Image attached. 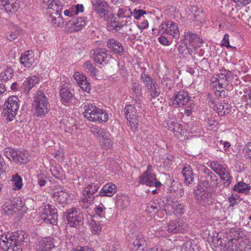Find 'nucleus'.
Returning a JSON list of instances; mask_svg holds the SVG:
<instances>
[{
	"label": "nucleus",
	"instance_id": "f257e3e1",
	"mask_svg": "<svg viewBox=\"0 0 251 251\" xmlns=\"http://www.w3.org/2000/svg\"><path fill=\"white\" fill-rule=\"evenodd\" d=\"M240 228L238 230L234 229H229L225 233L223 232L216 233L212 237V243L217 251H226L227 249L233 250V245L237 241V238L241 236Z\"/></svg>",
	"mask_w": 251,
	"mask_h": 251
},
{
	"label": "nucleus",
	"instance_id": "f03ea898",
	"mask_svg": "<svg viewBox=\"0 0 251 251\" xmlns=\"http://www.w3.org/2000/svg\"><path fill=\"white\" fill-rule=\"evenodd\" d=\"M27 239V234L22 230L0 235V249L3 251H22L21 245Z\"/></svg>",
	"mask_w": 251,
	"mask_h": 251
},
{
	"label": "nucleus",
	"instance_id": "7ed1b4c3",
	"mask_svg": "<svg viewBox=\"0 0 251 251\" xmlns=\"http://www.w3.org/2000/svg\"><path fill=\"white\" fill-rule=\"evenodd\" d=\"M43 3L49 10L50 21L54 26H59L63 23L61 12L64 6V0H43Z\"/></svg>",
	"mask_w": 251,
	"mask_h": 251
},
{
	"label": "nucleus",
	"instance_id": "20e7f679",
	"mask_svg": "<svg viewBox=\"0 0 251 251\" xmlns=\"http://www.w3.org/2000/svg\"><path fill=\"white\" fill-rule=\"evenodd\" d=\"M83 108V116L88 121L94 122L105 123L108 118V115L104 110L97 107L94 104L85 103Z\"/></svg>",
	"mask_w": 251,
	"mask_h": 251
},
{
	"label": "nucleus",
	"instance_id": "39448f33",
	"mask_svg": "<svg viewBox=\"0 0 251 251\" xmlns=\"http://www.w3.org/2000/svg\"><path fill=\"white\" fill-rule=\"evenodd\" d=\"M32 105L34 108L35 115L37 117H44L50 111L49 99L42 91L39 90L37 92Z\"/></svg>",
	"mask_w": 251,
	"mask_h": 251
},
{
	"label": "nucleus",
	"instance_id": "423d86ee",
	"mask_svg": "<svg viewBox=\"0 0 251 251\" xmlns=\"http://www.w3.org/2000/svg\"><path fill=\"white\" fill-rule=\"evenodd\" d=\"M21 101L17 96H12L4 102L2 112L3 116L9 121H12L16 117L19 109Z\"/></svg>",
	"mask_w": 251,
	"mask_h": 251
},
{
	"label": "nucleus",
	"instance_id": "0eeeda50",
	"mask_svg": "<svg viewBox=\"0 0 251 251\" xmlns=\"http://www.w3.org/2000/svg\"><path fill=\"white\" fill-rule=\"evenodd\" d=\"M218 185V178L216 175L211 170L205 168L202 172L198 187L201 189L214 188Z\"/></svg>",
	"mask_w": 251,
	"mask_h": 251
},
{
	"label": "nucleus",
	"instance_id": "6e6552de",
	"mask_svg": "<svg viewBox=\"0 0 251 251\" xmlns=\"http://www.w3.org/2000/svg\"><path fill=\"white\" fill-rule=\"evenodd\" d=\"M68 225L71 227L78 228L83 224V214L78 209L73 207L64 213Z\"/></svg>",
	"mask_w": 251,
	"mask_h": 251
},
{
	"label": "nucleus",
	"instance_id": "1a4fd4ad",
	"mask_svg": "<svg viewBox=\"0 0 251 251\" xmlns=\"http://www.w3.org/2000/svg\"><path fill=\"white\" fill-rule=\"evenodd\" d=\"M40 217L47 224L56 225L58 221L57 210L54 206L50 204H46L42 207Z\"/></svg>",
	"mask_w": 251,
	"mask_h": 251
},
{
	"label": "nucleus",
	"instance_id": "9d476101",
	"mask_svg": "<svg viewBox=\"0 0 251 251\" xmlns=\"http://www.w3.org/2000/svg\"><path fill=\"white\" fill-rule=\"evenodd\" d=\"M139 183L156 188L160 187L162 185L160 181L157 180L155 174L152 173V166L151 165H148L147 170L139 176Z\"/></svg>",
	"mask_w": 251,
	"mask_h": 251
},
{
	"label": "nucleus",
	"instance_id": "9b49d317",
	"mask_svg": "<svg viewBox=\"0 0 251 251\" xmlns=\"http://www.w3.org/2000/svg\"><path fill=\"white\" fill-rule=\"evenodd\" d=\"M188 224L182 219L177 218L170 220L165 229L169 233L176 234L184 232L187 229Z\"/></svg>",
	"mask_w": 251,
	"mask_h": 251
},
{
	"label": "nucleus",
	"instance_id": "f8f14e48",
	"mask_svg": "<svg viewBox=\"0 0 251 251\" xmlns=\"http://www.w3.org/2000/svg\"><path fill=\"white\" fill-rule=\"evenodd\" d=\"M130 249L132 251H144L147 247V238L140 232L132 234Z\"/></svg>",
	"mask_w": 251,
	"mask_h": 251
},
{
	"label": "nucleus",
	"instance_id": "ddd939ff",
	"mask_svg": "<svg viewBox=\"0 0 251 251\" xmlns=\"http://www.w3.org/2000/svg\"><path fill=\"white\" fill-rule=\"evenodd\" d=\"M170 100V105L177 107L186 104L190 100V98L187 92L181 90L175 93Z\"/></svg>",
	"mask_w": 251,
	"mask_h": 251
},
{
	"label": "nucleus",
	"instance_id": "4468645a",
	"mask_svg": "<svg viewBox=\"0 0 251 251\" xmlns=\"http://www.w3.org/2000/svg\"><path fill=\"white\" fill-rule=\"evenodd\" d=\"M93 5L94 10L99 14L100 18L106 21L112 18V14L108 10L109 5L106 2L97 0Z\"/></svg>",
	"mask_w": 251,
	"mask_h": 251
},
{
	"label": "nucleus",
	"instance_id": "2eb2a0df",
	"mask_svg": "<svg viewBox=\"0 0 251 251\" xmlns=\"http://www.w3.org/2000/svg\"><path fill=\"white\" fill-rule=\"evenodd\" d=\"M73 90L70 89L69 84H63L60 89L59 93L62 103L66 106L73 103L74 94Z\"/></svg>",
	"mask_w": 251,
	"mask_h": 251
},
{
	"label": "nucleus",
	"instance_id": "dca6fc26",
	"mask_svg": "<svg viewBox=\"0 0 251 251\" xmlns=\"http://www.w3.org/2000/svg\"><path fill=\"white\" fill-rule=\"evenodd\" d=\"M164 30L163 33L171 35L176 39L179 37V31L177 25L172 21H167L162 24V30Z\"/></svg>",
	"mask_w": 251,
	"mask_h": 251
},
{
	"label": "nucleus",
	"instance_id": "f3484780",
	"mask_svg": "<svg viewBox=\"0 0 251 251\" xmlns=\"http://www.w3.org/2000/svg\"><path fill=\"white\" fill-rule=\"evenodd\" d=\"M183 41L187 42V44L189 46H200V45L203 43V40L201 38V36L197 33H194L192 31H188L184 32L183 35Z\"/></svg>",
	"mask_w": 251,
	"mask_h": 251
},
{
	"label": "nucleus",
	"instance_id": "a211bd4d",
	"mask_svg": "<svg viewBox=\"0 0 251 251\" xmlns=\"http://www.w3.org/2000/svg\"><path fill=\"white\" fill-rule=\"evenodd\" d=\"M200 189L201 188L199 187L195 192L196 202L202 206H204L206 204L211 202V194L205 191V189H201V190Z\"/></svg>",
	"mask_w": 251,
	"mask_h": 251
},
{
	"label": "nucleus",
	"instance_id": "6ab92c4d",
	"mask_svg": "<svg viewBox=\"0 0 251 251\" xmlns=\"http://www.w3.org/2000/svg\"><path fill=\"white\" fill-rule=\"evenodd\" d=\"M86 25V18L84 17L75 18L73 21L67 23V27L69 32H74L80 30Z\"/></svg>",
	"mask_w": 251,
	"mask_h": 251
},
{
	"label": "nucleus",
	"instance_id": "aec40b11",
	"mask_svg": "<svg viewBox=\"0 0 251 251\" xmlns=\"http://www.w3.org/2000/svg\"><path fill=\"white\" fill-rule=\"evenodd\" d=\"M161 199L150 201L147 204L146 211L152 216L155 215L157 212H161L162 210L166 211L165 205L161 203Z\"/></svg>",
	"mask_w": 251,
	"mask_h": 251
},
{
	"label": "nucleus",
	"instance_id": "412c9836",
	"mask_svg": "<svg viewBox=\"0 0 251 251\" xmlns=\"http://www.w3.org/2000/svg\"><path fill=\"white\" fill-rule=\"evenodd\" d=\"M53 195L54 200L59 204H66L67 203L69 193L62 186H57Z\"/></svg>",
	"mask_w": 251,
	"mask_h": 251
},
{
	"label": "nucleus",
	"instance_id": "4be33fe9",
	"mask_svg": "<svg viewBox=\"0 0 251 251\" xmlns=\"http://www.w3.org/2000/svg\"><path fill=\"white\" fill-rule=\"evenodd\" d=\"M107 50L105 48H96L93 50L92 58L97 64L106 63Z\"/></svg>",
	"mask_w": 251,
	"mask_h": 251
},
{
	"label": "nucleus",
	"instance_id": "5701e85b",
	"mask_svg": "<svg viewBox=\"0 0 251 251\" xmlns=\"http://www.w3.org/2000/svg\"><path fill=\"white\" fill-rule=\"evenodd\" d=\"M106 47L113 52L119 55L124 54V49L122 44L118 40L111 38L107 40Z\"/></svg>",
	"mask_w": 251,
	"mask_h": 251
},
{
	"label": "nucleus",
	"instance_id": "b1692460",
	"mask_svg": "<svg viewBox=\"0 0 251 251\" xmlns=\"http://www.w3.org/2000/svg\"><path fill=\"white\" fill-rule=\"evenodd\" d=\"M17 0H0V9H4L7 13H15L19 8Z\"/></svg>",
	"mask_w": 251,
	"mask_h": 251
},
{
	"label": "nucleus",
	"instance_id": "393cba45",
	"mask_svg": "<svg viewBox=\"0 0 251 251\" xmlns=\"http://www.w3.org/2000/svg\"><path fill=\"white\" fill-rule=\"evenodd\" d=\"M74 78L77 84L80 86L81 89L89 93L91 90V85L90 83L87 81L85 76L77 72L75 74Z\"/></svg>",
	"mask_w": 251,
	"mask_h": 251
},
{
	"label": "nucleus",
	"instance_id": "a878e982",
	"mask_svg": "<svg viewBox=\"0 0 251 251\" xmlns=\"http://www.w3.org/2000/svg\"><path fill=\"white\" fill-rule=\"evenodd\" d=\"M39 81V78L35 75L26 78L23 82L22 86L23 92L26 95H28L30 91L38 83Z\"/></svg>",
	"mask_w": 251,
	"mask_h": 251
},
{
	"label": "nucleus",
	"instance_id": "bb28decb",
	"mask_svg": "<svg viewBox=\"0 0 251 251\" xmlns=\"http://www.w3.org/2000/svg\"><path fill=\"white\" fill-rule=\"evenodd\" d=\"M116 186L112 183H108L103 186L102 189L96 196L112 197L116 192Z\"/></svg>",
	"mask_w": 251,
	"mask_h": 251
},
{
	"label": "nucleus",
	"instance_id": "cd10ccee",
	"mask_svg": "<svg viewBox=\"0 0 251 251\" xmlns=\"http://www.w3.org/2000/svg\"><path fill=\"white\" fill-rule=\"evenodd\" d=\"M14 160L16 163L20 164H25L30 160V156L28 152L25 150H20L17 149L15 153Z\"/></svg>",
	"mask_w": 251,
	"mask_h": 251
},
{
	"label": "nucleus",
	"instance_id": "c85d7f7f",
	"mask_svg": "<svg viewBox=\"0 0 251 251\" xmlns=\"http://www.w3.org/2000/svg\"><path fill=\"white\" fill-rule=\"evenodd\" d=\"M26 208V207L23 203L21 199L20 198H17L12 201L11 205L7 207L5 212L7 214H9V212L11 211H12L14 213H16L18 210L25 211Z\"/></svg>",
	"mask_w": 251,
	"mask_h": 251
},
{
	"label": "nucleus",
	"instance_id": "c756f323",
	"mask_svg": "<svg viewBox=\"0 0 251 251\" xmlns=\"http://www.w3.org/2000/svg\"><path fill=\"white\" fill-rule=\"evenodd\" d=\"M20 61L25 67L29 68L34 61L33 53L31 51H25L21 55Z\"/></svg>",
	"mask_w": 251,
	"mask_h": 251
},
{
	"label": "nucleus",
	"instance_id": "7c9ffc66",
	"mask_svg": "<svg viewBox=\"0 0 251 251\" xmlns=\"http://www.w3.org/2000/svg\"><path fill=\"white\" fill-rule=\"evenodd\" d=\"M178 52L183 57H187L189 55H191L192 52L194 50L195 47L188 46L187 42L181 40L177 47Z\"/></svg>",
	"mask_w": 251,
	"mask_h": 251
},
{
	"label": "nucleus",
	"instance_id": "2f4dec72",
	"mask_svg": "<svg viewBox=\"0 0 251 251\" xmlns=\"http://www.w3.org/2000/svg\"><path fill=\"white\" fill-rule=\"evenodd\" d=\"M182 173L184 177V183L186 185H189L192 184L194 180V174L190 166L185 164L182 169Z\"/></svg>",
	"mask_w": 251,
	"mask_h": 251
},
{
	"label": "nucleus",
	"instance_id": "473e14b6",
	"mask_svg": "<svg viewBox=\"0 0 251 251\" xmlns=\"http://www.w3.org/2000/svg\"><path fill=\"white\" fill-rule=\"evenodd\" d=\"M140 80L144 84L147 90L152 89V87L157 86V83L154 81L153 79L149 75L144 73L141 74Z\"/></svg>",
	"mask_w": 251,
	"mask_h": 251
},
{
	"label": "nucleus",
	"instance_id": "72a5a7b5",
	"mask_svg": "<svg viewBox=\"0 0 251 251\" xmlns=\"http://www.w3.org/2000/svg\"><path fill=\"white\" fill-rule=\"evenodd\" d=\"M233 190L239 193L248 194L251 190V186L249 184H247L244 182L241 181L238 182L234 186Z\"/></svg>",
	"mask_w": 251,
	"mask_h": 251
},
{
	"label": "nucleus",
	"instance_id": "f704fd0d",
	"mask_svg": "<svg viewBox=\"0 0 251 251\" xmlns=\"http://www.w3.org/2000/svg\"><path fill=\"white\" fill-rule=\"evenodd\" d=\"M54 247L52 241L48 239L42 240L37 246V251H50Z\"/></svg>",
	"mask_w": 251,
	"mask_h": 251
},
{
	"label": "nucleus",
	"instance_id": "c9c22d12",
	"mask_svg": "<svg viewBox=\"0 0 251 251\" xmlns=\"http://www.w3.org/2000/svg\"><path fill=\"white\" fill-rule=\"evenodd\" d=\"M227 81L226 75L223 73L215 74L212 77V83L217 82L220 89L224 88L226 86Z\"/></svg>",
	"mask_w": 251,
	"mask_h": 251
},
{
	"label": "nucleus",
	"instance_id": "e433bc0d",
	"mask_svg": "<svg viewBox=\"0 0 251 251\" xmlns=\"http://www.w3.org/2000/svg\"><path fill=\"white\" fill-rule=\"evenodd\" d=\"M103 225V221L101 220H94L92 219L89 226L91 231L95 234H99L101 230V226Z\"/></svg>",
	"mask_w": 251,
	"mask_h": 251
},
{
	"label": "nucleus",
	"instance_id": "4c0bfd02",
	"mask_svg": "<svg viewBox=\"0 0 251 251\" xmlns=\"http://www.w3.org/2000/svg\"><path fill=\"white\" fill-rule=\"evenodd\" d=\"M14 75V71L11 67L7 68L0 74V81L1 82L7 83L11 80Z\"/></svg>",
	"mask_w": 251,
	"mask_h": 251
},
{
	"label": "nucleus",
	"instance_id": "58836bf2",
	"mask_svg": "<svg viewBox=\"0 0 251 251\" xmlns=\"http://www.w3.org/2000/svg\"><path fill=\"white\" fill-rule=\"evenodd\" d=\"M131 89L136 97V103L137 106L140 107V102L139 98L142 95L141 85L138 82H134L132 83Z\"/></svg>",
	"mask_w": 251,
	"mask_h": 251
},
{
	"label": "nucleus",
	"instance_id": "ea45409f",
	"mask_svg": "<svg viewBox=\"0 0 251 251\" xmlns=\"http://www.w3.org/2000/svg\"><path fill=\"white\" fill-rule=\"evenodd\" d=\"M125 117L127 120H134L136 117V110L131 104L126 105L124 108Z\"/></svg>",
	"mask_w": 251,
	"mask_h": 251
},
{
	"label": "nucleus",
	"instance_id": "a19ab883",
	"mask_svg": "<svg viewBox=\"0 0 251 251\" xmlns=\"http://www.w3.org/2000/svg\"><path fill=\"white\" fill-rule=\"evenodd\" d=\"M181 251H199V247L194 240H189L183 244Z\"/></svg>",
	"mask_w": 251,
	"mask_h": 251
},
{
	"label": "nucleus",
	"instance_id": "79ce46f5",
	"mask_svg": "<svg viewBox=\"0 0 251 251\" xmlns=\"http://www.w3.org/2000/svg\"><path fill=\"white\" fill-rule=\"evenodd\" d=\"M99 187L97 183H90L85 187L84 190V194L88 195L89 196H94L98 191Z\"/></svg>",
	"mask_w": 251,
	"mask_h": 251
},
{
	"label": "nucleus",
	"instance_id": "37998d69",
	"mask_svg": "<svg viewBox=\"0 0 251 251\" xmlns=\"http://www.w3.org/2000/svg\"><path fill=\"white\" fill-rule=\"evenodd\" d=\"M83 68L85 71L89 74L92 76H96L98 70L95 66H93L92 64L89 61H86L83 65Z\"/></svg>",
	"mask_w": 251,
	"mask_h": 251
},
{
	"label": "nucleus",
	"instance_id": "c03bdc74",
	"mask_svg": "<svg viewBox=\"0 0 251 251\" xmlns=\"http://www.w3.org/2000/svg\"><path fill=\"white\" fill-rule=\"evenodd\" d=\"M105 208L102 206H97L94 209L95 214L92 217V219H102L105 220Z\"/></svg>",
	"mask_w": 251,
	"mask_h": 251
},
{
	"label": "nucleus",
	"instance_id": "a18cd8bd",
	"mask_svg": "<svg viewBox=\"0 0 251 251\" xmlns=\"http://www.w3.org/2000/svg\"><path fill=\"white\" fill-rule=\"evenodd\" d=\"M119 18H130L132 16L131 9L126 7L120 8L117 13Z\"/></svg>",
	"mask_w": 251,
	"mask_h": 251
},
{
	"label": "nucleus",
	"instance_id": "49530a36",
	"mask_svg": "<svg viewBox=\"0 0 251 251\" xmlns=\"http://www.w3.org/2000/svg\"><path fill=\"white\" fill-rule=\"evenodd\" d=\"M174 210L173 212L175 215H182L185 211V205L179 203L178 202H174L172 205Z\"/></svg>",
	"mask_w": 251,
	"mask_h": 251
},
{
	"label": "nucleus",
	"instance_id": "de8ad7c7",
	"mask_svg": "<svg viewBox=\"0 0 251 251\" xmlns=\"http://www.w3.org/2000/svg\"><path fill=\"white\" fill-rule=\"evenodd\" d=\"M11 180L13 181L14 190H20L23 186L22 178L17 174L13 176Z\"/></svg>",
	"mask_w": 251,
	"mask_h": 251
},
{
	"label": "nucleus",
	"instance_id": "09e8293b",
	"mask_svg": "<svg viewBox=\"0 0 251 251\" xmlns=\"http://www.w3.org/2000/svg\"><path fill=\"white\" fill-rule=\"evenodd\" d=\"M102 138V146L105 150L110 149L112 147V142L111 140V135L109 133H104L101 137Z\"/></svg>",
	"mask_w": 251,
	"mask_h": 251
},
{
	"label": "nucleus",
	"instance_id": "8fccbe9b",
	"mask_svg": "<svg viewBox=\"0 0 251 251\" xmlns=\"http://www.w3.org/2000/svg\"><path fill=\"white\" fill-rule=\"evenodd\" d=\"M52 176L58 179L61 180L64 178V174L62 170L57 169L55 166H52L50 169Z\"/></svg>",
	"mask_w": 251,
	"mask_h": 251
},
{
	"label": "nucleus",
	"instance_id": "3c124183",
	"mask_svg": "<svg viewBox=\"0 0 251 251\" xmlns=\"http://www.w3.org/2000/svg\"><path fill=\"white\" fill-rule=\"evenodd\" d=\"M96 196H89L88 195H85L84 194V198L82 199V202L83 203L82 207L83 208H87L90 205L94 200Z\"/></svg>",
	"mask_w": 251,
	"mask_h": 251
},
{
	"label": "nucleus",
	"instance_id": "603ef678",
	"mask_svg": "<svg viewBox=\"0 0 251 251\" xmlns=\"http://www.w3.org/2000/svg\"><path fill=\"white\" fill-rule=\"evenodd\" d=\"M16 150L17 149H12L10 147L5 148L3 151L4 155L9 160H14Z\"/></svg>",
	"mask_w": 251,
	"mask_h": 251
},
{
	"label": "nucleus",
	"instance_id": "864d4df0",
	"mask_svg": "<svg viewBox=\"0 0 251 251\" xmlns=\"http://www.w3.org/2000/svg\"><path fill=\"white\" fill-rule=\"evenodd\" d=\"M147 91L150 93L149 99L151 100H152L153 99L157 98L160 93V91L159 89L157 87V86L152 87V89H148Z\"/></svg>",
	"mask_w": 251,
	"mask_h": 251
},
{
	"label": "nucleus",
	"instance_id": "5fc2aeb1",
	"mask_svg": "<svg viewBox=\"0 0 251 251\" xmlns=\"http://www.w3.org/2000/svg\"><path fill=\"white\" fill-rule=\"evenodd\" d=\"M91 131L95 135L98 137H102L104 133H106L103 130L97 126H94L91 127Z\"/></svg>",
	"mask_w": 251,
	"mask_h": 251
},
{
	"label": "nucleus",
	"instance_id": "6e6d98bb",
	"mask_svg": "<svg viewBox=\"0 0 251 251\" xmlns=\"http://www.w3.org/2000/svg\"><path fill=\"white\" fill-rule=\"evenodd\" d=\"M131 14L134 19L139 20L144 14H146L147 12L142 9H134L133 12H131Z\"/></svg>",
	"mask_w": 251,
	"mask_h": 251
},
{
	"label": "nucleus",
	"instance_id": "4d7b16f0",
	"mask_svg": "<svg viewBox=\"0 0 251 251\" xmlns=\"http://www.w3.org/2000/svg\"><path fill=\"white\" fill-rule=\"evenodd\" d=\"M159 43L165 46H168L172 43V40H169L166 36H161L158 38Z\"/></svg>",
	"mask_w": 251,
	"mask_h": 251
},
{
	"label": "nucleus",
	"instance_id": "13d9d810",
	"mask_svg": "<svg viewBox=\"0 0 251 251\" xmlns=\"http://www.w3.org/2000/svg\"><path fill=\"white\" fill-rule=\"evenodd\" d=\"M38 184L41 186H44L47 183V177L41 173L37 175Z\"/></svg>",
	"mask_w": 251,
	"mask_h": 251
},
{
	"label": "nucleus",
	"instance_id": "bf43d9fd",
	"mask_svg": "<svg viewBox=\"0 0 251 251\" xmlns=\"http://www.w3.org/2000/svg\"><path fill=\"white\" fill-rule=\"evenodd\" d=\"M162 84L164 87L168 90H171L172 88V80L169 77H164L162 80Z\"/></svg>",
	"mask_w": 251,
	"mask_h": 251
},
{
	"label": "nucleus",
	"instance_id": "052dcab7",
	"mask_svg": "<svg viewBox=\"0 0 251 251\" xmlns=\"http://www.w3.org/2000/svg\"><path fill=\"white\" fill-rule=\"evenodd\" d=\"M127 24V21H123L121 24H119L118 22L114 21L112 22L110 24V25L113 27L112 29H116L117 27L120 28L126 25Z\"/></svg>",
	"mask_w": 251,
	"mask_h": 251
},
{
	"label": "nucleus",
	"instance_id": "680f3d73",
	"mask_svg": "<svg viewBox=\"0 0 251 251\" xmlns=\"http://www.w3.org/2000/svg\"><path fill=\"white\" fill-rule=\"evenodd\" d=\"M222 42V45L223 46H225L227 48H235V47H232L230 45L229 42V35L227 34H225Z\"/></svg>",
	"mask_w": 251,
	"mask_h": 251
},
{
	"label": "nucleus",
	"instance_id": "e2e57ef3",
	"mask_svg": "<svg viewBox=\"0 0 251 251\" xmlns=\"http://www.w3.org/2000/svg\"><path fill=\"white\" fill-rule=\"evenodd\" d=\"M223 165L218 162H212L210 164V168L217 174Z\"/></svg>",
	"mask_w": 251,
	"mask_h": 251
},
{
	"label": "nucleus",
	"instance_id": "0e129e2a",
	"mask_svg": "<svg viewBox=\"0 0 251 251\" xmlns=\"http://www.w3.org/2000/svg\"><path fill=\"white\" fill-rule=\"evenodd\" d=\"M220 177L225 176L226 174H229L228 168L226 166L223 165L217 173Z\"/></svg>",
	"mask_w": 251,
	"mask_h": 251
},
{
	"label": "nucleus",
	"instance_id": "69168bd1",
	"mask_svg": "<svg viewBox=\"0 0 251 251\" xmlns=\"http://www.w3.org/2000/svg\"><path fill=\"white\" fill-rule=\"evenodd\" d=\"M221 179L224 181V184L228 186L231 182V176H230L229 173L226 174L225 176L221 177Z\"/></svg>",
	"mask_w": 251,
	"mask_h": 251
},
{
	"label": "nucleus",
	"instance_id": "338daca9",
	"mask_svg": "<svg viewBox=\"0 0 251 251\" xmlns=\"http://www.w3.org/2000/svg\"><path fill=\"white\" fill-rule=\"evenodd\" d=\"M64 14L66 17H73L76 15L72 6L69 9H66L64 11Z\"/></svg>",
	"mask_w": 251,
	"mask_h": 251
},
{
	"label": "nucleus",
	"instance_id": "774afa93",
	"mask_svg": "<svg viewBox=\"0 0 251 251\" xmlns=\"http://www.w3.org/2000/svg\"><path fill=\"white\" fill-rule=\"evenodd\" d=\"M245 149L248 158L251 160V141L246 144L245 147Z\"/></svg>",
	"mask_w": 251,
	"mask_h": 251
}]
</instances>
